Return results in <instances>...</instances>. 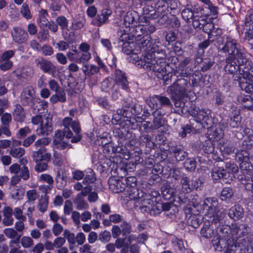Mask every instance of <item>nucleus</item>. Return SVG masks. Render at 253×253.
<instances>
[{"instance_id": "obj_1", "label": "nucleus", "mask_w": 253, "mask_h": 253, "mask_svg": "<svg viewBox=\"0 0 253 253\" xmlns=\"http://www.w3.org/2000/svg\"><path fill=\"white\" fill-rule=\"evenodd\" d=\"M143 47L136 42H126L122 45V51L126 55H132L137 66L147 71H152L157 78L162 80L164 84L171 83L174 69L166 61L163 50H159L157 45H153L151 52L142 55L139 59L137 54Z\"/></svg>"}, {"instance_id": "obj_2", "label": "nucleus", "mask_w": 253, "mask_h": 253, "mask_svg": "<svg viewBox=\"0 0 253 253\" xmlns=\"http://www.w3.org/2000/svg\"><path fill=\"white\" fill-rule=\"evenodd\" d=\"M218 241L213 240L212 244L216 250L224 251L226 253H241L249 246L238 244L234 238L230 235V228L228 226H222L216 231Z\"/></svg>"}, {"instance_id": "obj_3", "label": "nucleus", "mask_w": 253, "mask_h": 253, "mask_svg": "<svg viewBox=\"0 0 253 253\" xmlns=\"http://www.w3.org/2000/svg\"><path fill=\"white\" fill-rule=\"evenodd\" d=\"M101 142L99 145L102 146L103 153L105 155L111 154L113 153H119L122 154L123 157L126 160H127V164L130 166L129 168H132L131 167L135 166L140 164V149L139 148H136L134 150H127L122 147L115 148L112 145V143L109 142L106 137H101Z\"/></svg>"}, {"instance_id": "obj_4", "label": "nucleus", "mask_w": 253, "mask_h": 253, "mask_svg": "<svg viewBox=\"0 0 253 253\" xmlns=\"http://www.w3.org/2000/svg\"><path fill=\"white\" fill-rule=\"evenodd\" d=\"M128 112L124 111L119 123V127H115L113 131V135L118 139L120 143L126 140L132 141L135 138V133L132 130L138 128V124L133 117L127 116Z\"/></svg>"}, {"instance_id": "obj_5", "label": "nucleus", "mask_w": 253, "mask_h": 253, "mask_svg": "<svg viewBox=\"0 0 253 253\" xmlns=\"http://www.w3.org/2000/svg\"><path fill=\"white\" fill-rule=\"evenodd\" d=\"M203 210L205 211L207 220L213 223H219L223 217V214L220 211L218 202L216 198L209 197L204 201Z\"/></svg>"}, {"instance_id": "obj_6", "label": "nucleus", "mask_w": 253, "mask_h": 253, "mask_svg": "<svg viewBox=\"0 0 253 253\" xmlns=\"http://www.w3.org/2000/svg\"><path fill=\"white\" fill-rule=\"evenodd\" d=\"M50 142L48 137H42L35 141L34 146L37 149L33 152L32 157L35 162H50L51 155L47 152L46 146Z\"/></svg>"}, {"instance_id": "obj_7", "label": "nucleus", "mask_w": 253, "mask_h": 253, "mask_svg": "<svg viewBox=\"0 0 253 253\" xmlns=\"http://www.w3.org/2000/svg\"><path fill=\"white\" fill-rule=\"evenodd\" d=\"M230 228V235L231 238H234L238 244H243L244 245L249 246L250 238L249 237V227L245 224H232Z\"/></svg>"}, {"instance_id": "obj_8", "label": "nucleus", "mask_w": 253, "mask_h": 253, "mask_svg": "<svg viewBox=\"0 0 253 253\" xmlns=\"http://www.w3.org/2000/svg\"><path fill=\"white\" fill-rule=\"evenodd\" d=\"M20 103L25 107H30L35 111L38 109V105L40 103V98L36 96V92L31 86L24 87L20 94Z\"/></svg>"}, {"instance_id": "obj_9", "label": "nucleus", "mask_w": 253, "mask_h": 253, "mask_svg": "<svg viewBox=\"0 0 253 253\" xmlns=\"http://www.w3.org/2000/svg\"><path fill=\"white\" fill-rule=\"evenodd\" d=\"M132 35L136 40V43L143 48L146 47L145 50L151 52L150 47L152 39L146 31V28L138 24L132 28Z\"/></svg>"}, {"instance_id": "obj_10", "label": "nucleus", "mask_w": 253, "mask_h": 253, "mask_svg": "<svg viewBox=\"0 0 253 253\" xmlns=\"http://www.w3.org/2000/svg\"><path fill=\"white\" fill-rule=\"evenodd\" d=\"M162 1L153 0L143 4V18L144 21L147 23V19H155L159 17V13L163 12L165 8Z\"/></svg>"}, {"instance_id": "obj_11", "label": "nucleus", "mask_w": 253, "mask_h": 253, "mask_svg": "<svg viewBox=\"0 0 253 253\" xmlns=\"http://www.w3.org/2000/svg\"><path fill=\"white\" fill-rule=\"evenodd\" d=\"M62 124L64 126L63 129H65L67 131L73 133L72 130L75 132V135L71 140L72 143H77L81 140L82 138V135L81 133V128L78 121H73L72 119L70 117H65L62 121Z\"/></svg>"}, {"instance_id": "obj_12", "label": "nucleus", "mask_w": 253, "mask_h": 253, "mask_svg": "<svg viewBox=\"0 0 253 253\" xmlns=\"http://www.w3.org/2000/svg\"><path fill=\"white\" fill-rule=\"evenodd\" d=\"M162 208L161 201H154L153 199H146L141 206L139 207V210L141 212L147 213L151 216H157L162 212Z\"/></svg>"}, {"instance_id": "obj_13", "label": "nucleus", "mask_w": 253, "mask_h": 253, "mask_svg": "<svg viewBox=\"0 0 253 253\" xmlns=\"http://www.w3.org/2000/svg\"><path fill=\"white\" fill-rule=\"evenodd\" d=\"M237 61L243 64L241 66L242 72H241V78L246 80L250 81L253 78V66H252V62L249 60L243 52H238L237 54Z\"/></svg>"}, {"instance_id": "obj_14", "label": "nucleus", "mask_w": 253, "mask_h": 253, "mask_svg": "<svg viewBox=\"0 0 253 253\" xmlns=\"http://www.w3.org/2000/svg\"><path fill=\"white\" fill-rule=\"evenodd\" d=\"M236 60V57L228 56L225 59L226 64L224 66L225 71L233 76L236 75L235 77V80L240 81L241 80L242 76H241V66L243 65L239 61H237L238 64H237L235 60Z\"/></svg>"}, {"instance_id": "obj_15", "label": "nucleus", "mask_w": 253, "mask_h": 253, "mask_svg": "<svg viewBox=\"0 0 253 253\" xmlns=\"http://www.w3.org/2000/svg\"><path fill=\"white\" fill-rule=\"evenodd\" d=\"M145 102L153 110L154 109L164 110L162 108V106L172 105L168 97L159 95H154L147 98Z\"/></svg>"}, {"instance_id": "obj_16", "label": "nucleus", "mask_w": 253, "mask_h": 253, "mask_svg": "<svg viewBox=\"0 0 253 253\" xmlns=\"http://www.w3.org/2000/svg\"><path fill=\"white\" fill-rule=\"evenodd\" d=\"M37 67L44 73L55 77L57 73V67L50 61L44 57H39L35 60Z\"/></svg>"}, {"instance_id": "obj_17", "label": "nucleus", "mask_w": 253, "mask_h": 253, "mask_svg": "<svg viewBox=\"0 0 253 253\" xmlns=\"http://www.w3.org/2000/svg\"><path fill=\"white\" fill-rule=\"evenodd\" d=\"M139 144L141 148L138 147L140 149L141 155H142V149L145 148V153H149L152 149H154L155 147H157L156 144L153 141L151 135L149 134H142L140 135L138 139ZM136 148H138L136 147ZM135 147L133 150H134ZM140 163L142 162V159L140 157Z\"/></svg>"}, {"instance_id": "obj_18", "label": "nucleus", "mask_w": 253, "mask_h": 253, "mask_svg": "<svg viewBox=\"0 0 253 253\" xmlns=\"http://www.w3.org/2000/svg\"><path fill=\"white\" fill-rule=\"evenodd\" d=\"M114 78V82L119 88L126 91L130 90L129 82L125 72L120 69H116Z\"/></svg>"}, {"instance_id": "obj_19", "label": "nucleus", "mask_w": 253, "mask_h": 253, "mask_svg": "<svg viewBox=\"0 0 253 253\" xmlns=\"http://www.w3.org/2000/svg\"><path fill=\"white\" fill-rule=\"evenodd\" d=\"M238 44L236 40L231 37H227L223 46L220 49V51L224 53H227L229 55H235L237 60V54L242 52L238 49Z\"/></svg>"}, {"instance_id": "obj_20", "label": "nucleus", "mask_w": 253, "mask_h": 253, "mask_svg": "<svg viewBox=\"0 0 253 253\" xmlns=\"http://www.w3.org/2000/svg\"><path fill=\"white\" fill-rule=\"evenodd\" d=\"M53 129L52 118L45 117L42 122L39 125L36 129L37 134L40 136H46L49 135Z\"/></svg>"}, {"instance_id": "obj_21", "label": "nucleus", "mask_w": 253, "mask_h": 253, "mask_svg": "<svg viewBox=\"0 0 253 253\" xmlns=\"http://www.w3.org/2000/svg\"><path fill=\"white\" fill-rule=\"evenodd\" d=\"M221 223V221H220L219 223H213L211 221L207 220V218H206V221L201 230V236L207 239L211 238L215 233L214 228L220 226Z\"/></svg>"}, {"instance_id": "obj_22", "label": "nucleus", "mask_w": 253, "mask_h": 253, "mask_svg": "<svg viewBox=\"0 0 253 253\" xmlns=\"http://www.w3.org/2000/svg\"><path fill=\"white\" fill-rule=\"evenodd\" d=\"M13 41L18 44L25 43L28 39L29 36L27 31L20 27H14L11 32Z\"/></svg>"}, {"instance_id": "obj_23", "label": "nucleus", "mask_w": 253, "mask_h": 253, "mask_svg": "<svg viewBox=\"0 0 253 253\" xmlns=\"http://www.w3.org/2000/svg\"><path fill=\"white\" fill-rule=\"evenodd\" d=\"M112 11L109 9H103L98 13L91 21V24L100 27L106 23L109 17L111 15Z\"/></svg>"}, {"instance_id": "obj_24", "label": "nucleus", "mask_w": 253, "mask_h": 253, "mask_svg": "<svg viewBox=\"0 0 253 253\" xmlns=\"http://www.w3.org/2000/svg\"><path fill=\"white\" fill-rule=\"evenodd\" d=\"M66 56L68 59L71 62L77 64H85L87 63L83 57L84 56L82 55L81 52L77 49L76 46L74 49L73 48H70V50L66 52Z\"/></svg>"}, {"instance_id": "obj_25", "label": "nucleus", "mask_w": 253, "mask_h": 253, "mask_svg": "<svg viewBox=\"0 0 253 253\" xmlns=\"http://www.w3.org/2000/svg\"><path fill=\"white\" fill-rule=\"evenodd\" d=\"M242 148L239 150L236 153V158L241 162L249 161V153L248 150L252 147V144L250 141L244 140L242 142Z\"/></svg>"}, {"instance_id": "obj_26", "label": "nucleus", "mask_w": 253, "mask_h": 253, "mask_svg": "<svg viewBox=\"0 0 253 253\" xmlns=\"http://www.w3.org/2000/svg\"><path fill=\"white\" fill-rule=\"evenodd\" d=\"M109 189L114 193H119L125 190L126 184L120 179L110 177L108 181Z\"/></svg>"}, {"instance_id": "obj_27", "label": "nucleus", "mask_w": 253, "mask_h": 253, "mask_svg": "<svg viewBox=\"0 0 253 253\" xmlns=\"http://www.w3.org/2000/svg\"><path fill=\"white\" fill-rule=\"evenodd\" d=\"M197 119L207 125V127H211L212 125V119L211 110L209 109H199L197 111Z\"/></svg>"}, {"instance_id": "obj_28", "label": "nucleus", "mask_w": 253, "mask_h": 253, "mask_svg": "<svg viewBox=\"0 0 253 253\" xmlns=\"http://www.w3.org/2000/svg\"><path fill=\"white\" fill-rule=\"evenodd\" d=\"M151 111L154 117L153 121V126L155 129H158L164 125L165 120L163 118L165 112L164 110H160L159 109L153 110L151 109Z\"/></svg>"}, {"instance_id": "obj_29", "label": "nucleus", "mask_w": 253, "mask_h": 253, "mask_svg": "<svg viewBox=\"0 0 253 253\" xmlns=\"http://www.w3.org/2000/svg\"><path fill=\"white\" fill-rule=\"evenodd\" d=\"M138 13L135 12H127L124 17V25L126 27H128L130 30L138 24Z\"/></svg>"}, {"instance_id": "obj_30", "label": "nucleus", "mask_w": 253, "mask_h": 253, "mask_svg": "<svg viewBox=\"0 0 253 253\" xmlns=\"http://www.w3.org/2000/svg\"><path fill=\"white\" fill-rule=\"evenodd\" d=\"M125 110L127 112H128L127 116H131L135 119V117L140 118V115L143 111V107L140 104H135L131 108L130 111H129L128 110L124 109L120 110L119 114H121L122 115Z\"/></svg>"}, {"instance_id": "obj_31", "label": "nucleus", "mask_w": 253, "mask_h": 253, "mask_svg": "<svg viewBox=\"0 0 253 253\" xmlns=\"http://www.w3.org/2000/svg\"><path fill=\"white\" fill-rule=\"evenodd\" d=\"M12 209L9 207H5L3 210V215L4 218L2 220V223L4 226H10L13 224L14 219L12 217L13 214Z\"/></svg>"}, {"instance_id": "obj_32", "label": "nucleus", "mask_w": 253, "mask_h": 253, "mask_svg": "<svg viewBox=\"0 0 253 253\" xmlns=\"http://www.w3.org/2000/svg\"><path fill=\"white\" fill-rule=\"evenodd\" d=\"M14 120L16 122L22 123L25 118L24 110L22 105L16 104L13 112Z\"/></svg>"}, {"instance_id": "obj_33", "label": "nucleus", "mask_w": 253, "mask_h": 253, "mask_svg": "<svg viewBox=\"0 0 253 253\" xmlns=\"http://www.w3.org/2000/svg\"><path fill=\"white\" fill-rule=\"evenodd\" d=\"M246 32L245 38L250 41L253 39V13L250 15L249 18H246L245 22Z\"/></svg>"}, {"instance_id": "obj_34", "label": "nucleus", "mask_w": 253, "mask_h": 253, "mask_svg": "<svg viewBox=\"0 0 253 253\" xmlns=\"http://www.w3.org/2000/svg\"><path fill=\"white\" fill-rule=\"evenodd\" d=\"M229 216L234 220L240 219L243 215V209L239 205L231 207L228 212Z\"/></svg>"}, {"instance_id": "obj_35", "label": "nucleus", "mask_w": 253, "mask_h": 253, "mask_svg": "<svg viewBox=\"0 0 253 253\" xmlns=\"http://www.w3.org/2000/svg\"><path fill=\"white\" fill-rule=\"evenodd\" d=\"M50 102L54 104L58 102L62 103L66 101V93L63 89H60V91L55 92L54 94L52 95L49 98Z\"/></svg>"}, {"instance_id": "obj_36", "label": "nucleus", "mask_w": 253, "mask_h": 253, "mask_svg": "<svg viewBox=\"0 0 253 253\" xmlns=\"http://www.w3.org/2000/svg\"><path fill=\"white\" fill-rule=\"evenodd\" d=\"M169 173H164V167L160 164V163L156 162L155 165L153 166L152 173H156L160 174H162V175L168 174L169 175H170L172 174V176H174V168L173 166H172L171 168H169V169L168 170Z\"/></svg>"}, {"instance_id": "obj_37", "label": "nucleus", "mask_w": 253, "mask_h": 253, "mask_svg": "<svg viewBox=\"0 0 253 253\" xmlns=\"http://www.w3.org/2000/svg\"><path fill=\"white\" fill-rule=\"evenodd\" d=\"M211 176L214 180L227 179V173L225 170L221 167H214L211 171Z\"/></svg>"}, {"instance_id": "obj_38", "label": "nucleus", "mask_w": 253, "mask_h": 253, "mask_svg": "<svg viewBox=\"0 0 253 253\" xmlns=\"http://www.w3.org/2000/svg\"><path fill=\"white\" fill-rule=\"evenodd\" d=\"M79 51L81 52L82 55H84V58L87 63L91 58V53L89 52L90 46L89 44L86 42H82L79 45Z\"/></svg>"}, {"instance_id": "obj_39", "label": "nucleus", "mask_w": 253, "mask_h": 253, "mask_svg": "<svg viewBox=\"0 0 253 253\" xmlns=\"http://www.w3.org/2000/svg\"><path fill=\"white\" fill-rule=\"evenodd\" d=\"M241 172L248 174L247 178H251L253 174V166L249 161L241 162L240 164Z\"/></svg>"}, {"instance_id": "obj_40", "label": "nucleus", "mask_w": 253, "mask_h": 253, "mask_svg": "<svg viewBox=\"0 0 253 253\" xmlns=\"http://www.w3.org/2000/svg\"><path fill=\"white\" fill-rule=\"evenodd\" d=\"M74 136L73 133H71L68 131H67L64 129H63V130H57L55 132L54 142L56 143L58 141H61L64 137L66 138H71L72 139Z\"/></svg>"}, {"instance_id": "obj_41", "label": "nucleus", "mask_w": 253, "mask_h": 253, "mask_svg": "<svg viewBox=\"0 0 253 253\" xmlns=\"http://www.w3.org/2000/svg\"><path fill=\"white\" fill-rule=\"evenodd\" d=\"M124 194L126 196H128L130 199H134L139 198L138 190L137 186H133L131 185L130 186H126L125 188V190L124 191Z\"/></svg>"}, {"instance_id": "obj_42", "label": "nucleus", "mask_w": 253, "mask_h": 253, "mask_svg": "<svg viewBox=\"0 0 253 253\" xmlns=\"http://www.w3.org/2000/svg\"><path fill=\"white\" fill-rule=\"evenodd\" d=\"M176 59L178 62H180V63L178 67V70L175 71V76H177V74H184L183 69L190 63V58L189 57L182 58L179 57H176Z\"/></svg>"}, {"instance_id": "obj_43", "label": "nucleus", "mask_w": 253, "mask_h": 253, "mask_svg": "<svg viewBox=\"0 0 253 253\" xmlns=\"http://www.w3.org/2000/svg\"><path fill=\"white\" fill-rule=\"evenodd\" d=\"M21 235L18 236L15 239L11 240L9 243V246L11 248L9 253H21L20 250V246L19 241Z\"/></svg>"}, {"instance_id": "obj_44", "label": "nucleus", "mask_w": 253, "mask_h": 253, "mask_svg": "<svg viewBox=\"0 0 253 253\" xmlns=\"http://www.w3.org/2000/svg\"><path fill=\"white\" fill-rule=\"evenodd\" d=\"M206 21V20L203 16L196 15L192 20V24L195 29L199 30L202 29Z\"/></svg>"}, {"instance_id": "obj_45", "label": "nucleus", "mask_w": 253, "mask_h": 253, "mask_svg": "<svg viewBox=\"0 0 253 253\" xmlns=\"http://www.w3.org/2000/svg\"><path fill=\"white\" fill-rule=\"evenodd\" d=\"M166 46L168 49H170V52L174 51V31L171 30L166 35Z\"/></svg>"}, {"instance_id": "obj_46", "label": "nucleus", "mask_w": 253, "mask_h": 253, "mask_svg": "<svg viewBox=\"0 0 253 253\" xmlns=\"http://www.w3.org/2000/svg\"><path fill=\"white\" fill-rule=\"evenodd\" d=\"M64 237L66 238L69 243V249L73 250L74 245L76 242V237L74 233H71L69 230L65 229L64 231Z\"/></svg>"}, {"instance_id": "obj_47", "label": "nucleus", "mask_w": 253, "mask_h": 253, "mask_svg": "<svg viewBox=\"0 0 253 253\" xmlns=\"http://www.w3.org/2000/svg\"><path fill=\"white\" fill-rule=\"evenodd\" d=\"M191 181L187 177L183 176L180 179L181 189L183 192L189 193L192 191V185Z\"/></svg>"}, {"instance_id": "obj_48", "label": "nucleus", "mask_w": 253, "mask_h": 253, "mask_svg": "<svg viewBox=\"0 0 253 253\" xmlns=\"http://www.w3.org/2000/svg\"><path fill=\"white\" fill-rule=\"evenodd\" d=\"M85 69L84 72L87 76H90L97 74L99 72V67L94 65H88L87 63L84 64Z\"/></svg>"}, {"instance_id": "obj_49", "label": "nucleus", "mask_w": 253, "mask_h": 253, "mask_svg": "<svg viewBox=\"0 0 253 253\" xmlns=\"http://www.w3.org/2000/svg\"><path fill=\"white\" fill-rule=\"evenodd\" d=\"M96 179L95 173L92 169H89L84 176L83 183L86 185H89L93 183Z\"/></svg>"}, {"instance_id": "obj_50", "label": "nucleus", "mask_w": 253, "mask_h": 253, "mask_svg": "<svg viewBox=\"0 0 253 253\" xmlns=\"http://www.w3.org/2000/svg\"><path fill=\"white\" fill-rule=\"evenodd\" d=\"M74 203L77 206L78 210H83L88 208L87 203L84 201L81 194H78L76 198L74 200Z\"/></svg>"}, {"instance_id": "obj_51", "label": "nucleus", "mask_w": 253, "mask_h": 253, "mask_svg": "<svg viewBox=\"0 0 253 253\" xmlns=\"http://www.w3.org/2000/svg\"><path fill=\"white\" fill-rule=\"evenodd\" d=\"M166 7V6H165ZM163 12L159 13V17L157 18V22L159 25H163L165 24H169V17L168 16V13H170V11H168L166 8L163 9Z\"/></svg>"}, {"instance_id": "obj_52", "label": "nucleus", "mask_w": 253, "mask_h": 253, "mask_svg": "<svg viewBox=\"0 0 253 253\" xmlns=\"http://www.w3.org/2000/svg\"><path fill=\"white\" fill-rule=\"evenodd\" d=\"M114 83L112 79L107 78L101 84V89L105 92H109L113 88Z\"/></svg>"}, {"instance_id": "obj_53", "label": "nucleus", "mask_w": 253, "mask_h": 253, "mask_svg": "<svg viewBox=\"0 0 253 253\" xmlns=\"http://www.w3.org/2000/svg\"><path fill=\"white\" fill-rule=\"evenodd\" d=\"M239 111L236 110L233 117H231L230 121L229 122V125L232 127L235 128L237 127L240 124L241 121V118L239 116Z\"/></svg>"}, {"instance_id": "obj_54", "label": "nucleus", "mask_w": 253, "mask_h": 253, "mask_svg": "<svg viewBox=\"0 0 253 253\" xmlns=\"http://www.w3.org/2000/svg\"><path fill=\"white\" fill-rule=\"evenodd\" d=\"M221 150L227 154L233 153L235 151L234 145L231 141L227 140L221 147Z\"/></svg>"}, {"instance_id": "obj_55", "label": "nucleus", "mask_w": 253, "mask_h": 253, "mask_svg": "<svg viewBox=\"0 0 253 253\" xmlns=\"http://www.w3.org/2000/svg\"><path fill=\"white\" fill-rule=\"evenodd\" d=\"M100 166L103 171L107 172L111 169V167L113 165V168L116 164L113 162L110 159L105 158V159L99 162Z\"/></svg>"}, {"instance_id": "obj_56", "label": "nucleus", "mask_w": 253, "mask_h": 253, "mask_svg": "<svg viewBox=\"0 0 253 253\" xmlns=\"http://www.w3.org/2000/svg\"><path fill=\"white\" fill-rule=\"evenodd\" d=\"M214 27V25L212 22H208L206 21V23H205L204 26L202 28L203 31L208 34L210 39H212V36L214 35L215 32H212Z\"/></svg>"}, {"instance_id": "obj_57", "label": "nucleus", "mask_w": 253, "mask_h": 253, "mask_svg": "<svg viewBox=\"0 0 253 253\" xmlns=\"http://www.w3.org/2000/svg\"><path fill=\"white\" fill-rule=\"evenodd\" d=\"M122 228L123 236H127L132 231L131 225L130 223L124 220L120 225Z\"/></svg>"}, {"instance_id": "obj_58", "label": "nucleus", "mask_w": 253, "mask_h": 253, "mask_svg": "<svg viewBox=\"0 0 253 253\" xmlns=\"http://www.w3.org/2000/svg\"><path fill=\"white\" fill-rule=\"evenodd\" d=\"M214 63V60L213 58H206L204 59L201 70L203 72H206L210 69Z\"/></svg>"}, {"instance_id": "obj_59", "label": "nucleus", "mask_w": 253, "mask_h": 253, "mask_svg": "<svg viewBox=\"0 0 253 253\" xmlns=\"http://www.w3.org/2000/svg\"><path fill=\"white\" fill-rule=\"evenodd\" d=\"M233 195V191L232 188L229 187L224 188L220 193V199L222 201L231 198Z\"/></svg>"}, {"instance_id": "obj_60", "label": "nucleus", "mask_w": 253, "mask_h": 253, "mask_svg": "<svg viewBox=\"0 0 253 253\" xmlns=\"http://www.w3.org/2000/svg\"><path fill=\"white\" fill-rule=\"evenodd\" d=\"M10 154L14 158H19L24 155L25 149L22 147H11Z\"/></svg>"}, {"instance_id": "obj_61", "label": "nucleus", "mask_w": 253, "mask_h": 253, "mask_svg": "<svg viewBox=\"0 0 253 253\" xmlns=\"http://www.w3.org/2000/svg\"><path fill=\"white\" fill-rule=\"evenodd\" d=\"M111 237V234L110 232L105 230L99 233L98 240L102 243L106 244L110 241Z\"/></svg>"}, {"instance_id": "obj_62", "label": "nucleus", "mask_w": 253, "mask_h": 253, "mask_svg": "<svg viewBox=\"0 0 253 253\" xmlns=\"http://www.w3.org/2000/svg\"><path fill=\"white\" fill-rule=\"evenodd\" d=\"M225 171L227 173V177H229V173H236L238 171V166L232 162H228L225 164Z\"/></svg>"}, {"instance_id": "obj_63", "label": "nucleus", "mask_w": 253, "mask_h": 253, "mask_svg": "<svg viewBox=\"0 0 253 253\" xmlns=\"http://www.w3.org/2000/svg\"><path fill=\"white\" fill-rule=\"evenodd\" d=\"M162 195L163 199L165 200H169L171 199L172 200L174 199V190L171 188L165 187L162 189Z\"/></svg>"}, {"instance_id": "obj_64", "label": "nucleus", "mask_w": 253, "mask_h": 253, "mask_svg": "<svg viewBox=\"0 0 253 253\" xmlns=\"http://www.w3.org/2000/svg\"><path fill=\"white\" fill-rule=\"evenodd\" d=\"M30 132L31 129L28 126L20 128L16 133V137L19 139H23Z\"/></svg>"}]
</instances>
